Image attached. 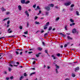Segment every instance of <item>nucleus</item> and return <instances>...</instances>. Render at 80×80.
Listing matches in <instances>:
<instances>
[{
	"label": "nucleus",
	"mask_w": 80,
	"mask_h": 80,
	"mask_svg": "<svg viewBox=\"0 0 80 80\" xmlns=\"http://www.w3.org/2000/svg\"><path fill=\"white\" fill-rule=\"evenodd\" d=\"M70 4H71V2H68L67 3H65L64 4V5H65V6H68L70 5Z\"/></svg>",
	"instance_id": "nucleus-1"
},
{
	"label": "nucleus",
	"mask_w": 80,
	"mask_h": 80,
	"mask_svg": "<svg viewBox=\"0 0 80 80\" xmlns=\"http://www.w3.org/2000/svg\"><path fill=\"white\" fill-rule=\"evenodd\" d=\"M79 70V67H78L76 68L75 69V71L76 72Z\"/></svg>",
	"instance_id": "nucleus-2"
},
{
	"label": "nucleus",
	"mask_w": 80,
	"mask_h": 80,
	"mask_svg": "<svg viewBox=\"0 0 80 80\" xmlns=\"http://www.w3.org/2000/svg\"><path fill=\"white\" fill-rule=\"evenodd\" d=\"M18 9L19 10H20V11H21L22 10V6L20 5H19L18 6Z\"/></svg>",
	"instance_id": "nucleus-3"
},
{
	"label": "nucleus",
	"mask_w": 80,
	"mask_h": 80,
	"mask_svg": "<svg viewBox=\"0 0 80 80\" xmlns=\"http://www.w3.org/2000/svg\"><path fill=\"white\" fill-rule=\"evenodd\" d=\"M77 32V31L76 30V29L74 28L72 30V33H75Z\"/></svg>",
	"instance_id": "nucleus-4"
},
{
	"label": "nucleus",
	"mask_w": 80,
	"mask_h": 80,
	"mask_svg": "<svg viewBox=\"0 0 80 80\" xmlns=\"http://www.w3.org/2000/svg\"><path fill=\"white\" fill-rule=\"evenodd\" d=\"M21 2L22 4H24V3H25V0H21Z\"/></svg>",
	"instance_id": "nucleus-5"
},
{
	"label": "nucleus",
	"mask_w": 80,
	"mask_h": 80,
	"mask_svg": "<svg viewBox=\"0 0 80 80\" xmlns=\"http://www.w3.org/2000/svg\"><path fill=\"white\" fill-rule=\"evenodd\" d=\"M45 8L47 9V10H48V11L50 10V7L48 6L45 7Z\"/></svg>",
	"instance_id": "nucleus-6"
},
{
	"label": "nucleus",
	"mask_w": 80,
	"mask_h": 80,
	"mask_svg": "<svg viewBox=\"0 0 80 80\" xmlns=\"http://www.w3.org/2000/svg\"><path fill=\"white\" fill-rule=\"evenodd\" d=\"M25 13L26 15H27L28 17H29V14L28 13V11H26L25 12Z\"/></svg>",
	"instance_id": "nucleus-7"
},
{
	"label": "nucleus",
	"mask_w": 80,
	"mask_h": 80,
	"mask_svg": "<svg viewBox=\"0 0 80 80\" xmlns=\"http://www.w3.org/2000/svg\"><path fill=\"white\" fill-rule=\"evenodd\" d=\"M37 50H39V51H42V48L40 47H38L37 48Z\"/></svg>",
	"instance_id": "nucleus-8"
},
{
	"label": "nucleus",
	"mask_w": 80,
	"mask_h": 80,
	"mask_svg": "<svg viewBox=\"0 0 80 80\" xmlns=\"http://www.w3.org/2000/svg\"><path fill=\"white\" fill-rule=\"evenodd\" d=\"M59 34L62 35V37H66V35L62 33H59Z\"/></svg>",
	"instance_id": "nucleus-9"
},
{
	"label": "nucleus",
	"mask_w": 80,
	"mask_h": 80,
	"mask_svg": "<svg viewBox=\"0 0 80 80\" xmlns=\"http://www.w3.org/2000/svg\"><path fill=\"white\" fill-rule=\"evenodd\" d=\"M10 30H11V29L9 28L8 31V32L9 33H12V31H10Z\"/></svg>",
	"instance_id": "nucleus-10"
},
{
	"label": "nucleus",
	"mask_w": 80,
	"mask_h": 80,
	"mask_svg": "<svg viewBox=\"0 0 80 80\" xmlns=\"http://www.w3.org/2000/svg\"><path fill=\"white\" fill-rule=\"evenodd\" d=\"M49 7H53L54 5L53 4H50L48 5Z\"/></svg>",
	"instance_id": "nucleus-11"
},
{
	"label": "nucleus",
	"mask_w": 80,
	"mask_h": 80,
	"mask_svg": "<svg viewBox=\"0 0 80 80\" xmlns=\"http://www.w3.org/2000/svg\"><path fill=\"white\" fill-rule=\"evenodd\" d=\"M67 38L68 40H72V38L70 37L69 36H67Z\"/></svg>",
	"instance_id": "nucleus-12"
},
{
	"label": "nucleus",
	"mask_w": 80,
	"mask_h": 80,
	"mask_svg": "<svg viewBox=\"0 0 80 80\" xmlns=\"http://www.w3.org/2000/svg\"><path fill=\"white\" fill-rule=\"evenodd\" d=\"M1 9L2 10V12H3L4 11H6V9L4 8H2Z\"/></svg>",
	"instance_id": "nucleus-13"
},
{
	"label": "nucleus",
	"mask_w": 80,
	"mask_h": 80,
	"mask_svg": "<svg viewBox=\"0 0 80 80\" xmlns=\"http://www.w3.org/2000/svg\"><path fill=\"white\" fill-rule=\"evenodd\" d=\"M23 78H24V77L23 76H21L19 79V80H22V79H23Z\"/></svg>",
	"instance_id": "nucleus-14"
},
{
	"label": "nucleus",
	"mask_w": 80,
	"mask_h": 80,
	"mask_svg": "<svg viewBox=\"0 0 80 80\" xmlns=\"http://www.w3.org/2000/svg\"><path fill=\"white\" fill-rule=\"evenodd\" d=\"M35 23L36 25H39V24H40V22H38L37 21L35 22Z\"/></svg>",
	"instance_id": "nucleus-15"
},
{
	"label": "nucleus",
	"mask_w": 80,
	"mask_h": 80,
	"mask_svg": "<svg viewBox=\"0 0 80 80\" xmlns=\"http://www.w3.org/2000/svg\"><path fill=\"white\" fill-rule=\"evenodd\" d=\"M36 73V72H32V73H31L30 74V76H32V75H33L34 74H35Z\"/></svg>",
	"instance_id": "nucleus-16"
},
{
	"label": "nucleus",
	"mask_w": 80,
	"mask_h": 80,
	"mask_svg": "<svg viewBox=\"0 0 80 80\" xmlns=\"http://www.w3.org/2000/svg\"><path fill=\"white\" fill-rule=\"evenodd\" d=\"M55 66H56V68L57 69L60 68V66H58L57 65H56Z\"/></svg>",
	"instance_id": "nucleus-17"
},
{
	"label": "nucleus",
	"mask_w": 80,
	"mask_h": 80,
	"mask_svg": "<svg viewBox=\"0 0 80 80\" xmlns=\"http://www.w3.org/2000/svg\"><path fill=\"white\" fill-rule=\"evenodd\" d=\"M70 21L73 23V22H74V20H73L72 19H70Z\"/></svg>",
	"instance_id": "nucleus-18"
},
{
	"label": "nucleus",
	"mask_w": 80,
	"mask_h": 80,
	"mask_svg": "<svg viewBox=\"0 0 80 80\" xmlns=\"http://www.w3.org/2000/svg\"><path fill=\"white\" fill-rule=\"evenodd\" d=\"M65 30L67 31L68 29H67V25H65V27H64Z\"/></svg>",
	"instance_id": "nucleus-19"
},
{
	"label": "nucleus",
	"mask_w": 80,
	"mask_h": 80,
	"mask_svg": "<svg viewBox=\"0 0 80 80\" xmlns=\"http://www.w3.org/2000/svg\"><path fill=\"white\" fill-rule=\"evenodd\" d=\"M30 2L29 1H27L26 2H25V4H28V3H29Z\"/></svg>",
	"instance_id": "nucleus-20"
},
{
	"label": "nucleus",
	"mask_w": 80,
	"mask_h": 80,
	"mask_svg": "<svg viewBox=\"0 0 80 80\" xmlns=\"http://www.w3.org/2000/svg\"><path fill=\"white\" fill-rule=\"evenodd\" d=\"M47 26H46V25H45V26H44V30H45L47 29V28H48L47 27Z\"/></svg>",
	"instance_id": "nucleus-21"
},
{
	"label": "nucleus",
	"mask_w": 80,
	"mask_h": 80,
	"mask_svg": "<svg viewBox=\"0 0 80 80\" xmlns=\"http://www.w3.org/2000/svg\"><path fill=\"white\" fill-rule=\"evenodd\" d=\"M49 24H50V22H47L46 24V26H48V25Z\"/></svg>",
	"instance_id": "nucleus-22"
},
{
	"label": "nucleus",
	"mask_w": 80,
	"mask_h": 80,
	"mask_svg": "<svg viewBox=\"0 0 80 80\" xmlns=\"http://www.w3.org/2000/svg\"><path fill=\"white\" fill-rule=\"evenodd\" d=\"M76 15H78V16H79V12H78L76 11Z\"/></svg>",
	"instance_id": "nucleus-23"
},
{
	"label": "nucleus",
	"mask_w": 80,
	"mask_h": 80,
	"mask_svg": "<svg viewBox=\"0 0 80 80\" xmlns=\"http://www.w3.org/2000/svg\"><path fill=\"white\" fill-rule=\"evenodd\" d=\"M28 75L26 73H24V77H27V76H28Z\"/></svg>",
	"instance_id": "nucleus-24"
},
{
	"label": "nucleus",
	"mask_w": 80,
	"mask_h": 80,
	"mask_svg": "<svg viewBox=\"0 0 80 80\" xmlns=\"http://www.w3.org/2000/svg\"><path fill=\"white\" fill-rule=\"evenodd\" d=\"M72 76L73 77H75V75L74 73H72Z\"/></svg>",
	"instance_id": "nucleus-25"
},
{
	"label": "nucleus",
	"mask_w": 80,
	"mask_h": 80,
	"mask_svg": "<svg viewBox=\"0 0 80 80\" xmlns=\"http://www.w3.org/2000/svg\"><path fill=\"white\" fill-rule=\"evenodd\" d=\"M9 18H5L4 19L2 20V21H5V20H8Z\"/></svg>",
	"instance_id": "nucleus-26"
},
{
	"label": "nucleus",
	"mask_w": 80,
	"mask_h": 80,
	"mask_svg": "<svg viewBox=\"0 0 80 80\" xmlns=\"http://www.w3.org/2000/svg\"><path fill=\"white\" fill-rule=\"evenodd\" d=\"M52 27H50L48 29V30H49V31H50V30H52Z\"/></svg>",
	"instance_id": "nucleus-27"
},
{
	"label": "nucleus",
	"mask_w": 80,
	"mask_h": 80,
	"mask_svg": "<svg viewBox=\"0 0 80 80\" xmlns=\"http://www.w3.org/2000/svg\"><path fill=\"white\" fill-rule=\"evenodd\" d=\"M15 52L16 55H18L19 54V52L18 51H16Z\"/></svg>",
	"instance_id": "nucleus-28"
},
{
	"label": "nucleus",
	"mask_w": 80,
	"mask_h": 80,
	"mask_svg": "<svg viewBox=\"0 0 80 80\" xmlns=\"http://www.w3.org/2000/svg\"><path fill=\"white\" fill-rule=\"evenodd\" d=\"M47 36H48V33H46L44 34V37H47Z\"/></svg>",
	"instance_id": "nucleus-29"
},
{
	"label": "nucleus",
	"mask_w": 80,
	"mask_h": 80,
	"mask_svg": "<svg viewBox=\"0 0 80 80\" xmlns=\"http://www.w3.org/2000/svg\"><path fill=\"white\" fill-rule=\"evenodd\" d=\"M8 70H9V72H10L12 70V69L10 68H8Z\"/></svg>",
	"instance_id": "nucleus-30"
},
{
	"label": "nucleus",
	"mask_w": 80,
	"mask_h": 80,
	"mask_svg": "<svg viewBox=\"0 0 80 80\" xmlns=\"http://www.w3.org/2000/svg\"><path fill=\"white\" fill-rule=\"evenodd\" d=\"M74 6H75V5L73 4H72L71 5V7L72 8V7H73Z\"/></svg>",
	"instance_id": "nucleus-31"
},
{
	"label": "nucleus",
	"mask_w": 80,
	"mask_h": 80,
	"mask_svg": "<svg viewBox=\"0 0 80 80\" xmlns=\"http://www.w3.org/2000/svg\"><path fill=\"white\" fill-rule=\"evenodd\" d=\"M45 53H48V50H45L44 51Z\"/></svg>",
	"instance_id": "nucleus-32"
},
{
	"label": "nucleus",
	"mask_w": 80,
	"mask_h": 80,
	"mask_svg": "<svg viewBox=\"0 0 80 80\" xmlns=\"http://www.w3.org/2000/svg\"><path fill=\"white\" fill-rule=\"evenodd\" d=\"M56 73H58V69H56Z\"/></svg>",
	"instance_id": "nucleus-33"
},
{
	"label": "nucleus",
	"mask_w": 80,
	"mask_h": 80,
	"mask_svg": "<svg viewBox=\"0 0 80 80\" xmlns=\"http://www.w3.org/2000/svg\"><path fill=\"white\" fill-rule=\"evenodd\" d=\"M6 15H9V14H10V12H6Z\"/></svg>",
	"instance_id": "nucleus-34"
},
{
	"label": "nucleus",
	"mask_w": 80,
	"mask_h": 80,
	"mask_svg": "<svg viewBox=\"0 0 80 80\" xmlns=\"http://www.w3.org/2000/svg\"><path fill=\"white\" fill-rule=\"evenodd\" d=\"M57 55L58 57H60V53H58L57 54Z\"/></svg>",
	"instance_id": "nucleus-35"
},
{
	"label": "nucleus",
	"mask_w": 80,
	"mask_h": 80,
	"mask_svg": "<svg viewBox=\"0 0 80 80\" xmlns=\"http://www.w3.org/2000/svg\"><path fill=\"white\" fill-rule=\"evenodd\" d=\"M10 80H13V77L12 76L10 78Z\"/></svg>",
	"instance_id": "nucleus-36"
},
{
	"label": "nucleus",
	"mask_w": 80,
	"mask_h": 80,
	"mask_svg": "<svg viewBox=\"0 0 80 80\" xmlns=\"http://www.w3.org/2000/svg\"><path fill=\"white\" fill-rule=\"evenodd\" d=\"M37 8H38V9H39V10H41V8H40V7H39V6H38L37 7Z\"/></svg>",
	"instance_id": "nucleus-37"
},
{
	"label": "nucleus",
	"mask_w": 80,
	"mask_h": 80,
	"mask_svg": "<svg viewBox=\"0 0 80 80\" xmlns=\"http://www.w3.org/2000/svg\"><path fill=\"white\" fill-rule=\"evenodd\" d=\"M11 63H12V64H15V62L13 61H12L11 62Z\"/></svg>",
	"instance_id": "nucleus-38"
},
{
	"label": "nucleus",
	"mask_w": 80,
	"mask_h": 80,
	"mask_svg": "<svg viewBox=\"0 0 80 80\" xmlns=\"http://www.w3.org/2000/svg\"><path fill=\"white\" fill-rule=\"evenodd\" d=\"M15 36H8V37H9V38H12V37H14Z\"/></svg>",
	"instance_id": "nucleus-39"
},
{
	"label": "nucleus",
	"mask_w": 80,
	"mask_h": 80,
	"mask_svg": "<svg viewBox=\"0 0 80 80\" xmlns=\"http://www.w3.org/2000/svg\"><path fill=\"white\" fill-rule=\"evenodd\" d=\"M24 34H28V31H26V32H24Z\"/></svg>",
	"instance_id": "nucleus-40"
},
{
	"label": "nucleus",
	"mask_w": 80,
	"mask_h": 80,
	"mask_svg": "<svg viewBox=\"0 0 80 80\" xmlns=\"http://www.w3.org/2000/svg\"><path fill=\"white\" fill-rule=\"evenodd\" d=\"M48 13H49V12H46V15H47V16H48Z\"/></svg>",
	"instance_id": "nucleus-41"
},
{
	"label": "nucleus",
	"mask_w": 80,
	"mask_h": 80,
	"mask_svg": "<svg viewBox=\"0 0 80 80\" xmlns=\"http://www.w3.org/2000/svg\"><path fill=\"white\" fill-rule=\"evenodd\" d=\"M52 57H53L54 59H55V57L53 55H52Z\"/></svg>",
	"instance_id": "nucleus-42"
},
{
	"label": "nucleus",
	"mask_w": 80,
	"mask_h": 80,
	"mask_svg": "<svg viewBox=\"0 0 80 80\" xmlns=\"http://www.w3.org/2000/svg\"><path fill=\"white\" fill-rule=\"evenodd\" d=\"M9 23H10V20L8 21L7 22L8 25H9Z\"/></svg>",
	"instance_id": "nucleus-43"
},
{
	"label": "nucleus",
	"mask_w": 80,
	"mask_h": 80,
	"mask_svg": "<svg viewBox=\"0 0 80 80\" xmlns=\"http://www.w3.org/2000/svg\"><path fill=\"white\" fill-rule=\"evenodd\" d=\"M59 19H60V18L58 17L57 18H56V21L58 20Z\"/></svg>",
	"instance_id": "nucleus-44"
},
{
	"label": "nucleus",
	"mask_w": 80,
	"mask_h": 80,
	"mask_svg": "<svg viewBox=\"0 0 80 80\" xmlns=\"http://www.w3.org/2000/svg\"><path fill=\"white\" fill-rule=\"evenodd\" d=\"M68 45L67 44H65V45H64V47H65V48L67 47V46H68Z\"/></svg>",
	"instance_id": "nucleus-45"
},
{
	"label": "nucleus",
	"mask_w": 80,
	"mask_h": 80,
	"mask_svg": "<svg viewBox=\"0 0 80 80\" xmlns=\"http://www.w3.org/2000/svg\"><path fill=\"white\" fill-rule=\"evenodd\" d=\"M36 57H39V54H36Z\"/></svg>",
	"instance_id": "nucleus-46"
},
{
	"label": "nucleus",
	"mask_w": 80,
	"mask_h": 80,
	"mask_svg": "<svg viewBox=\"0 0 80 80\" xmlns=\"http://www.w3.org/2000/svg\"><path fill=\"white\" fill-rule=\"evenodd\" d=\"M29 54H30L31 53H33L32 52H28Z\"/></svg>",
	"instance_id": "nucleus-47"
},
{
	"label": "nucleus",
	"mask_w": 80,
	"mask_h": 80,
	"mask_svg": "<svg viewBox=\"0 0 80 80\" xmlns=\"http://www.w3.org/2000/svg\"><path fill=\"white\" fill-rule=\"evenodd\" d=\"M29 26V23H28V22L27 23V27H28Z\"/></svg>",
	"instance_id": "nucleus-48"
},
{
	"label": "nucleus",
	"mask_w": 80,
	"mask_h": 80,
	"mask_svg": "<svg viewBox=\"0 0 80 80\" xmlns=\"http://www.w3.org/2000/svg\"><path fill=\"white\" fill-rule=\"evenodd\" d=\"M42 43L44 46H45V44L44 42H42Z\"/></svg>",
	"instance_id": "nucleus-49"
},
{
	"label": "nucleus",
	"mask_w": 80,
	"mask_h": 80,
	"mask_svg": "<svg viewBox=\"0 0 80 80\" xmlns=\"http://www.w3.org/2000/svg\"><path fill=\"white\" fill-rule=\"evenodd\" d=\"M38 18V17L36 16L35 17V18H34V20H36V19H37Z\"/></svg>",
	"instance_id": "nucleus-50"
},
{
	"label": "nucleus",
	"mask_w": 80,
	"mask_h": 80,
	"mask_svg": "<svg viewBox=\"0 0 80 80\" xmlns=\"http://www.w3.org/2000/svg\"><path fill=\"white\" fill-rule=\"evenodd\" d=\"M10 78L8 77H7L6 78V80H9Z\"/></svg>",
	"instance_id": "nucleus-51"
},
{
	"label": "nucleus",
	"mask_w": 80,
	"mask_h": 80,
	"mask_svg": "<svg viewBox=\"0 0 80 80\" xmlns=\"http://www.w3.org/2000/svg\"><path fill=\"white\" fill-rule=\"evenodd\" d=\"M20 29L21 30H22V28H22V26H20Z\"/></svg>",
	"instance_id": "nucleus-52"
},
{
	"label": "nucleus",
	"mask_w": 80,
	"mask_h": 80,
	"mask_svg": "<svg viewBox=\"0 0 80 80\" xmlns=\"http://www.w3.org/2000/svg\"><path fill=\"white\" fill-rule=\"evenodd\" d=\"M45 32V31H44V30H41V33H43V32Z\"/></svg>",
	"instance_id": "nucleus-53"
},
{
	"label": "nucleus",
	"mask_w": 80,
	"mask_h": 80,
	"mask_svg": "<svg viewBox=\"0 0 80 80\" xmlns=\"http://www.w3.org/2000/svg\"><path fill=\"white\" fill-rule=\"evenodd\" d=\"M33 7L34 8H35V7H36V4H35L33 6Z\"/></svg>",
	"instance_id": "nucleus-54"
},
{
	"label": "nucleus",
	"mask_w": 80,
	"mask_h": 80,
	"mask_svg": "<svg viewBox=\"0 0 80 80\" xmlns=\"http://www.w3.org/2000/svg\"><path fill=\"white\" fill-rule=\"evenodd\" d=\"M70 11H72L73 10V8H70Z\"/></svg>",
	"instance_id": "nucleus-55"
},
{
	"label": "nucleus",
	"mask_w": 80,
	"mask_h": 80,
	"mask_svg": "<svg viewBox=\"0 0 80 80\" xmlns=\"http://www.w3.org/2000/svg\"><path fill=\"white\" fill-rule=\"evenodd\" d=\"M75 23H74V22H73L72 23V25H75Z\"/></svg>",
	"instance_id": "nucleus-56"
},
{
	"label": "nucleus",
	"mask_w": 80,
	"mask_h": 80,
	"mask_svg": "<svg viewBox=\"0 0 80 80\" xmlns=\"http://www.w3.org/2000/svg\"><path fill=\"white\" fill-rule=\"evenodd\" d=\"M4 74H7V72L6 71H4Z\"/></svg>",
	"instance_id": "nucleus-57"
},
{
	"label": "nucleus",
	"mask_w": 80,
	"mask_h": 80,
	"mask_svg": "<svg viewBox=\"0 0 80 80\" xmlns=\"http://www.w3.org/2000/svg\"><path fill=\"white\" fill-rule=\"evenodd\" d=\"M70 42H68L67 43V45H68L69 44H70Z\"/></svg>",
	"instance_id": "nucleus-58"
},
{
	"label": "nucleus",
	"mask_w": 80,
	"mask_h": 80,
	"mask_svg": "<svg viewBox=\"0 0 80 80\" xmlns=\"http://www.w3.org/2000/svg\"><path fill=\"white\" fill-rule=\"evenodd\" d=\"M2 54H3V53H0V57H2Z\"/></svg>",
	"instance_id": "nucleus-59"
},
{
	"label": "nucleus",
	"mask_w": 80,
	"mask_h": 80,
	"mask_svg": "<svg viewBox=\"0 0 80 80\" xmlns=\"http://www.w3.org/2000/svg\"><path fill=\"white\" fill-rule=\"evenodd\" d=\"M61 48H63V45H61L60 46Z\"/></svg>",
	"instance_id": "nucleus-60"
},
{
	"label": "nucleus",
	"mask_w": 80,
	"mask_h": 80,
	"mask_svg": "<svg viewBox=\"0 0 80 80\" xmlns=\"http://www.w3.org/2000/svg\"><path fill=\"white\" fill-rule=\"evenodd\" d=\"M41 54H42V52H39L38 53V55H40Z\"/></svg>",
	"instance_id": "nucleus-61"
},
{
	"label": "nucleus",
	"mask_w": 80,
	"mask_h": 80,
	"mask_svg": "<svg viewBox=\"0 0 80 80\" xmlns=\"http://www.w3.org/2000/svg\"><path fill=\"white\" fill-rule=\"evenodd\" d=\"M22 52H21L20 53V55H22Z\"/></svg>",
	"instance_id": "nucleus-62"
},
{
	"label": "nucleus",
	"mask_w": 80,
	"mask_h": 80,
	"mask_svg": "<svg viewBox=\"0 0 80 80\" xmlns=\"http://www.w3.org/2000/svg\"><path fill=\"white\" fill-rule=\"evenodd\" d=\"M5 38V37H2V38H0V39H2V38Z\"/></svg>",
	"instance_id": "nucleus-63"
},
{
	"label": "nucleus",
	"mask_w": 80,
	"mask_h": 80,
	"mask_svg": "<svg viewBox=\"0 0 80 80\" xmlns=\"http://www.w3.org/2000/svg\"><path fill=\"white\" fill-rule=\"evenodd\" d=\"M65 80H69V78H66Z\"/></svg>",
	"instance_id": "nucleus-64"
}]
</instances>
